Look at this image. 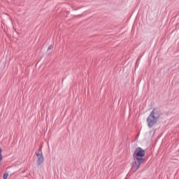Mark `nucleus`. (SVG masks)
Returning <instances> with one entry per match:
<instances>
[{
  "label": "nucleus",
  "mask_w": 179,
  "mask_h": 179,
  "mask_svg": "<svg viewBox=\"0 0 179 179\" xmlns=\"http://www.w3.org/2000/svg\"><path fill=\"white\" fill-rule=\"evenodd\" d=\"M51 48H52V45H50V46L48 48V51H50V50H51Z\"/></svg>",
  "instance_id": "5"
},
{
  "label": "nucleus",
  "mask_w": 179,
  "mask_h": 179,
  "mask_svg": "<svg viewBox=\"0 0 179 179\" xmlns=\"http://www.w3.org/2000/svg\"><path fill=\"white\" fill-rule=\"evenodd\" d=\"M145 156V150L141 148H138L134 153V162L131 164V171L135 173L139 169L141 164L143 163V157Z\"/></svg>",
  "instance_id": "1"
},
{
  "label": "nucleus",
  "mask_w": 179,
  "mask_h": 179,
  "mask_svg": "<svg viewBox=\"0 0 179 179\" xmlns=\"http://www.w3.org/2000/svg\"><path fill=\"white\" fill-rule=\"evenodd\" d=\"M36 155L37 156L36 163L38 166H41V164L44 163V156L43 155V150H41V148L38 150Z\"/></svg>",
  "instance_id": "3"
},
{
  "label": "nucleus",
  "mask_w": 179,
  "mask_h": 179,
  "mask_svg": "<svg viewBox=\"0 0 179 179\" xmlns=\"http://www.w3.org/2000/svg\"><path fill=\"white\" fill-rule=\"evenodd\" d=\"M159 118H160V112L157 109H154L147 118L149 128H152L157 122Z\"/></svg>",
  "instance_id": "2"
},
{
  "label": "nucleus",
  "mask_w": 179,
  "mask_h": 179,
  "mask_svg": "<svg viewBox=\"0 0 179 179\" xmlns=\"http://www.w3.org/2000/svg\"><path fill=\"white\" fill-rule=\"evenodd\" d=\"M8 176H9V173H5L3 174V179H7L8 177Z\"/></svg>",
  "instance_id": "4"
}]
</instances>
